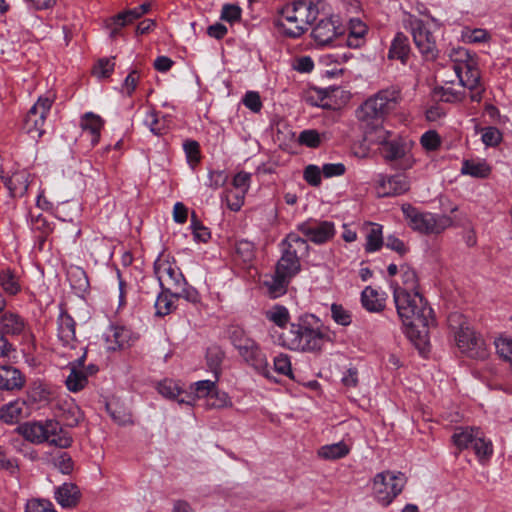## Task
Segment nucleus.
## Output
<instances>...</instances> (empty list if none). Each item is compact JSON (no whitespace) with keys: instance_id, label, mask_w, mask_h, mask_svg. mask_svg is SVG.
I'll list each match as a JSON object with an SVG mask.
<instances>
[{"instance_id":"obj_1","label":"nucleus","mask_w":512,"mask_h":512,"mask_svg":"<svg viewBox=\"0 0 512 512\" xmlns=\"http://www.w3.org/2000/svg\"><path fill=\"white\" fill-rule=\"evenodd\" d=\"M398 316L407 327V335L424 352L428 345L429 327L434 325L433 310L419 292L394 290Z\"/></svg>"},{"instance_id":"obj_2","label":"nucleus","mask_w":512,"mask_h":512,"mask_svg":"<svg viewBox=\"0 0 512 512\" xmlns=\"http://www.w3.org/2000/svg\"><path fill=\"white\" fill-rule=\"evenodd\" d=\"M318 8L312 2L296 1L284 6L276 25L288 37H300L317 18Z\"/></svg>"},{"instance_id":"obj_3","label":"nucleus","mask_w":512,"mask_h":512,"mask_svg":"<svg viewBox=\"0 0 512 512\" xmlns=\"http://www.w3.org/2000/svg\"><path fill=\"white\" fill-rule=\"evenodd\" d=\"M447 322L461 353L472 359H485L487 357L485 341L473 330L462 313H450Z\"/></svg>"},{"instance_id":"obj_4","label":"nucleus","mask_w":512,"mask_h":512,"mask_svg":"<svg viewBox=\"0 0 512 512\" xmlns=\"http://www.w3.org/2000/svg\"><path fill=\"white\" fill-rule=\"evenodd\" d=\"M279 340L283 347L292 351L320 352L330 338L319 328L292 323L288 330L281 333Z\"/></svg>"},{"instance_id":"obj_5","label":"nucleus","mask_w":512,"mask_h":512,"mask_svg":"<svg viewBox=\"0 0 512 512\" xmlns=\"http://www.w3.org/2000/svg\"><path fill=\"white\" fill-rule=\"evenodd\" d=\"M401 100V90L397 86L380 90L368 98L358 109L357 116L362 125L383 123L386 115Z\"/></svg>"},{"instance_id":"obj_6","label":"nucleus","mask_w":512,"mask_h":512,"mask_svg":"<svg viewBox=\"0 0 512 512\" xmlns=\"http://www.w3.org/2000/svg\"><path fill=\"white\" fill-rule=\"evenodd\" d=\"M154 270L162 290L168 291L176 299L183 298L192 303L199 301V293L192 287H186L185 278L175 263L159 258Z\"/></svg>"},{"instance_id":"obj_7","label":"nucleus","mask_w":512,"mask_h":512,"mask_svg":"<svg viewBox=\"0 0 512 512\" xmlns=\"http://www.w3.org/2000/svg\"><path fill=\"white\" fill-rule=\"evenodd\" d=\"M18 432L32 443L48 442L59 448H67L72 443L71 436L54 420L27 422L17 428Z\"/></svg>"},{"instance_id":"obj_8","label":"nucleus","mask_w":512,"mask_h":512,"mask_svg":"<svg viewBox=\"0 0 512 512\" xmlns=\"http://www.w3.org/2000/svg\"><path fill=\"white\" fill-rule=\"evenodd\" d=\"M401 209L410 228L422 234H440L452 225L450 217L422 213L409 203L403 204Z\"/></svg>"},{"instance_id":"obj_9","label":"nucleus","mask_w":512,"mask_h":512,"mask_svg":"<svg viewBox=\"0 0 512 512\" xmlns=\"http://www.w3.org/2000/svg\"><path fill=\"white\" fill-rule=\"evenodd\" d=\"M406 480L403 475L390 471L381 472L373 479V495L383 506H388L402 492Z\"/></svg>"},{"instance_id":"obj_10","label":"nucleus","mask_w":512,"mask_h":512,"mask_svg":"<svg viewBox=\"0 0 512 512\" xmlns=\"http://www.w3.org/2000/svg\"><path fill=\"white\" fill-rule=\"evenodd\" d=\"M55 95L39 97L37 102L28 111L23 124L24 132L37 141L44 133V124L47 113L54 103Z\"/></svg>"},{"instance_id":"obj_11","label":"nucleus","mask_w":512,"mask_h":512,"mask_svg":"<svg viewBox=\"0 0 512 512\" xmlns=\"http://www.w3.org/2000/svg\"><path fill=\"white\" fill-rule=\"evenodd\" d=\"M452 68L459 81L460 87L470 90V98L472 101L480 102L485 89L480 83L481 76L476 62H467V64L452 66Z\"/></svg>"},{"instance_id":"obj_12","label":"nucleus","mask_w":512,"mask_h":512,"mask_svg":"<svg viewBox=\"0 0 512 512\" xmlns=\"http://www.w3.org/2000/svg\"><path fill=\"white\" fill-rule=\"evenodd\" d=\"M379 150L382 157L396 169L407 170L412 168L415 163L405 145L396 139H389Z\"/></svg>"},{"instance_id":"obj_13","label":"nucleus","mask_w":512,"mask_h":512,"mask_svg":"<svg viewBox=\"0 0 512 512\" xmlns=\"http://www.w3.org/2000/svg\"><path fill=\"white\" fill-rule=\"evenodd\" d=\"M410 190V181L407 176L399 174L393 176H380L377 192L380 197L399 196Z\"/></svg>"},{"instance_id":"obj_14","label":"nucleus","mask_w":512,"mask_h":512,"mask_svg":"<svg viewBox=\"0 0 512 512\" xmlns=\"http://www.w3.org/2000/svg\"><path fill=\"white\" fill-rule=\"evenodd\" d=\"M235 346L246 362L250 363L257 370L262 371L266 377H269L264 356L254 341L250 339H240Z\"/></svg>"},{"instance_id":"obj_15","label":"nucleus","mask_w":512,"mask_h":512,"mask_svg":"<svg viewBox=\"0 0 512 512\" xmlns=\"http://www.w3.org/2000/svg\"><path fill=\"white\" fill-rule=\"evenodd\" d=\"M411 27L414 43L419 51L424 55L433 56L436 48L435 38L425 27L423 21L416 19L411 22Z\"/></svg>"},{"instance_id":"obj_16","label":"nucleus","mask_w":512,"mask_h":512,"mask_svg":"<svg viewBox=\"0 0 512 512\" xmlns=\"http://www.w3.org/2000/svg\"><path fill=\"white\" fill-rule=\"evenodd\" d=\"M342 33L343 28L337 25V21L327 18L317 23L312 31V36L319 45H326Z\"/></svg>"},{"instance_id":"obj_17","label":"nucleus","mask_w":512,"mask_h":512,"mask_svg":"<svg viewBox=\"0 0 512 512\" xmlns=\"http://www.w3.org/2000/svg\"><path fill=\"white\" fill-rule=\"evenodd\" d=\"M299 230L315 243H324L334 235V225L327 221L315 225L303 223L299 226Z\"/></svg>"},{"instance_id":"obj_18","label":"nucleus","mask_w":512,"mask_h":512,"mask_svg":"<svg viewBox=\"0 0 512 512\" xmlns=\"http://www.w3.org/2000/svg\"><path fill=\"white\" fill-rule=\"evenodd\" d=\"M25 382V377L17 368L9 365L0 366V390H21Z\"/></svg>"},{"instance_id":"obj_19","label":"nucleus","mask_w":512,"mask_h":512,"mask_svg":"<svg viewBox=\"0 0 512 512\" xmlns=\"http://www.w3.org/2000/svg\"><path fill=\"white\" fill-rule=\"evenodd\" d=\"M85 355L86 353L84 352L76 362L70 365V374L66 378L65 383L68 390L72 392L80 391L87 385V373L83 370Z\"/></svg>"},{"instance_id":"obj_20","label":"nucleus","mask_w":512,"mask_h":512,"mask_svg":"<svg viewBox=\"0 0 512 512\" xmlns=\"http://www.w3.org/2000/svg\"><path fill=\"white\" fill-rule=\"evenodd\" d=\"M300 270V262L295 251L286 250L276 265V273L281 278L290 279Z\"/></svg>"},{"instance_id":"obj_21","label":"nucleus","mask_w":512,"mask_h":512,"mask_svg":"<svg viewBox=\"0 0 512 512\" xmlns=\"http://www.w3.org/2000/svg\"><path fill=\"white\" fill-rule=\"evenodd\" d=\"M81 497L79 488L73 483H64L55 492L57 502L65 508L75 507Z\"/></svg>"},{"instance_id":"obj_22","label":"nucleus","mask_w":512,"mask_h":512,"mask_svg":"<svg viewBox=\"0 0 512 512\" xmlns=\"http://www.w3.org/2000/svg\"><path fill=\"white\" fill-rule=\"evenodd\" d=\"M27 416L25 401L16 400L0 408V420L7 424L17 423Z\"/></svg>"},{"instance_id":"obj_23","label":"nucleus","mask_w":512,"mask_h":512,"mask_svg":"<svg viewBox=\"0 0 512 512\" xmlns=\"http://www.w3.org/2000/svg\"><path fill=\"white\" fill-rule=\"evenodd\" d=\"M141 122L155 135H162L167 130L166 119L159 118L155 109L146 108L140 111Z\"/></svg>"},{"instance_id":"obj_24","label":"nucleus","mask_w":512,"mask_h":512,"mask_svg":"<svg viewBox=\"0 0 512 512\" xmlns=\"http://www.w3.org/2000/svg\"><path fill=\"white\" fill-rule=\"evenodd\" d=\"M362 126L364 128V142L368 146L378 145L382 147L391 137V133L382 127V123Z\"/></svg>"},{"instance_id":"obj_25","label":"nucleus","mask_w":512,"mask_h":512,"mask_svg":"<svg viewBox=\"0 0 512 512\" xmlns=\"http://www.w3.org/2000/svg\"><path fill=\"white\" fill-rule=\"evenodd\" d=\"M75 321L67 313H61L58 319V338L64 345H71L76 341Z\"/></svg>"},{"instance_id":"obj_26","label":"nucleus","mask_w":512,"mask_h":512,"mask_svg":"<svg viewBox=\"0 0 512 512\" xmlns=\"http://www.w3.org/2000/svg\"><path fill=\"white\" fill-rule=\"evenodd\" d=\"M103 125V119L92 112H88L81 117L80 127L83 131H88L91 134V142L93 145L99 142Z\"/></svg>"},{"instance_id":"obj_27","label":"nucleus","mask_w":512,"mask_h":512,"mask_svg":"<svg viewBox=\"0 0 512 512\" xmlns=\"http://www.w3.org/2000/svg\"><path fill=\"white\" fill-rule=\"evenodd\" d=\"M408 53V39L404 34L398 33L392 42L388 57L389 59H398L402 63H404L406 58L408 57Z\"/></svg>"},{"instance_id":"obj_28","label":"nucleus","mask_w":512,"mask_h":512,"mask_svg":"<svg viewBox=\"0 0 512 512\" xmlns=\"http://www.w3.org/2000/svg\"><path fill=\"white\" fill-rule=\"evenodd\" d=\"M369 230L366 235V252L378 251L383 246L382 226L379 224L368 223Z\"/></svg>"},{"instance_id":"obj_29","label":"nucleus","mask_w":512,"mask_h":512,"mask_svg":"<svg viewBox=\"0 0 512 512\" xmlns=\"http://www.w3.org/2000/svg\"><path fill=\"white\" fill-rule=\"evenodd\" d=\"M361 301L363 306L371 312H380L385 307L383 299H380L378 292L370 286L363 290Z\"/></svg>"},{"instance_id":"obj_30","label":"nucleus","mask_w":512,"mask_h":512,"mask_svg":"<svg viewBox=\"0 0 512 512\" xmlns=\"http://www.w3.org/2000/svg\"><path fill=\"white\" fill-rule=\"evenodd\" d=\"M350 452V448L344 442H338L331 445H325L318 450L319 457L326 460H336L345 457Z\"/></svg>"},{"instance_id":"obj_31","label":"nucleus","mask_w":512,"mask_h":512,"mask_svg":"<svg viewBox=\"0 0 512 512\" xmlns=\"http://www.w3.org/2000/svg\"><path fill=\"white\" fill-rule=\"evenodd\" d=\"M1 327L3 334L19 335L24 329V322L16 314L5 313L1 317Z\"/></svg>"},{"instance_id":"obj_32","label":"nucleus","mask_w":512,"mask_h":512,"mask_svg":"<svg viewBox=\"0 0 512 512\" xmlns=\"http://www.w3.org/2000/svg\"><path fill=\"white\" fill-rule=\"evenodd\" d=\"M479 434L478 430L472 428H457L452 436L453 443L459 450L466 449L475 441L476 436Z\"/></svg>"},{"instance_id":"obj_33","label":"nucleus","mask_w":512,"mask_h":512,"mask_svg":"<svg viewBox=\"0 0 512 512\" xmlns=\"http://www.w3.org/2000/svg\"><path fill=\"white\" fill-rule=\"evenodd\" d=\"M402 284L396 285L394 290H406L407 293L418 292V277L416 272L408 266H401Z\"/></svg>"},{"instance_id":"obj_34","label":"nucleus","mask_w":512,"mask_h":512,"mask_svg":"<svg viewBox=\"0 0 512 512\" xmlns=\"http://www.w3.org/2000/svg\"><path fill=\"white\" fill-rule=\"evenodd\" d=\"M4 183L12 196L22 195L28 189L27 180L21 173H15L11 177L5 178Z\"/></svg>"},{"instance_id":"obj_35","label":"nucleus","mask_w":512,"mask_h":512,"mask_svg":"<svg viewBox=\"0 0 512 512\" xmlns=\"http://www.w3.org/2000/svg\"><path fill=\"white\" fill-rule=\"evenodd\" d=\"M67 277L73 289L84 291L88 286V278L85 271L77 266H71L67 270Z\"/></svg>"},{"instance_id":"obj_36","label":"nucleus","mask_w":512,"mask_h":512,"mask_svg":"<svg viewBox=\"0 0 512 512\" xmlns=\"http://www.w3.org/2000/svg\"><path fill=\"white\" fill-rule=\"evenodd\" d=\"M266 318L280 328H283L290 320V314L286 307L275 305L265 312Z\"/></svg>"},{"instance_id":"obj_37","label":"nucleus","mask_w":512,"mask_h":512,"mask_svg":"<svg viewBox=\"0 0 512 512\" xmlns=\"http://www.w3.org/2000/svg\"><path fill=\"white\" fill-rule=\"evenodd\" d=\"M173 298L176 297L163 290L155 302L156 315L165 316L170 314L175 309Z\"/></svg>"},{"instance_id":"obj_38","label":"nucleus","mask_w":512,"mask_h":512,"mask_svg":"<svg viewBox=\"0 0 512 512\" xmlns=\"http://www.w3.org/2000/svg\"><path fill=\"white\" fill-rule=\"evenodd\" d=\"M207 365L213 371L214 378L219 379L221 363L224 359V352L219 347H210L207 350Z\"/></svg>"},{"instance_id":"obj_39","label":"nucleus","mask_w":512,"mask_h":512,"mask_svg":"<svg viewBox=\"0 0 512 512\" xmlns=\"http://www.w3.org/2000/svg\"><path fill=\"white\" fill-rule=\"evenodd\" d=\"M158 391L163 396L170 399H177L179 403H191L190 399L179 398L182 394L180 389L171 381H163L158 385ZM188 398H192L191 396H187Z\"/></svg>"},{"instance_id":"obj_40","label":"nucleus","mask_w":512,"mask_h":512,"mask_svg":"<svg viewBox=\"0 0 512 512\" xmlns=\"http://www.w3.org/2000/svg\"><path fill=\"white\" fill-rule=\"evenodd\" d=\"M115 63L108 58L99 59L92 68V75L98 79L109 78L114 70Z\"/></svg>"},{"instance_id":"obj_41","label":"nucleus","mask_w":512,"mask_h":512,"mask_svg":"<svg viewBox=\"0 0 512 512\" xmlns=\"http://www.w3.org/2000/svg\"><path fill=\"white\" fill-rule=\"evenodd\" d=\"M472 447L475 451L476 456L480 460L489 459L493 453V446L491 441L485 440L483 437L479 436V434L476 436Z\"/></svg>"},{"instance_id":"obj_42","label":"nucleus","mask_w":512,"mask_h":512,"mask_svg":"<svg viewBox=\"0 0 512 512\" xmlns=\"http://www.w3.org/2000/svg\"><path fill=\"white\" fill-rule=\"evenodd\" d=\"M453 85L454 80H449L446 85ZM438 93L440 94V98L445 102H456L460 101L464 97V88L455 89L452 86H443L439 89Z\"/></svg>"},{"instance_id":"obj_43","label":"nucleus","mask_w":512,"mask_h":512,"mask_svg":"<svg viewBox=\"0 0 512 512\" xmlns=\"http://www.w3.org/2000/svg\"><path fill=\"white\" fill-rule=\"evenodd\" d=\"M498 355L512 366V339L499 337L495 341Z\"/></svg>"},{"instance_id":"obj_44","label":"nucleus","mask_w":512,"mask_h":512,"mask_svg":"<svg viewBox=\"0 0 512 512\" xmlns=\"http://www.w3.org/2000/svg\"><path fill=\"white\" fill-rule=\"evenodd\" d=\"M462 171L474 177L485 178L490 174L491 168L486 163L466 161Z\"/></svg>"},{"instance_id":"obj_45","label":"nucleus","mask_w":512,"mask_h":512,"mask_svg":"<svg viewBox=\"0 0 512 512\" xmlns=\"http://www.w3.org/2000/svg\"><path fill=\"white\" fill-rule=\"evenodd\" d=\"M288 281V278H281L279 274L275 272V276L272 278L271 282L266 283L269 289L270 296L273 298H277L283 295L286 292V286L288 284Z\"/></svg>"},{"instance_id":"obj_46","label":"nucleus","mask_w":512,"mask_h":512,"mask_svg":"<svg viewBox=\"0 0 512 512\" xmlns=\"http://www.w3.org/2000/svg\"><path fill=\"white\" fill-rule=\"evenodd\" d=\"M26 512H57L53 504L42 498H32L26 504Z\"/></svg>"},{"instance_id":"obj_47","label":"nucleus","mask_w":512,"mask_h":512,"mask_svg":"<svg viewBox=\"0 0 512 512\" xmlns=\"http://www.w3.org/2000/svg\"><path fill=\"white\" fill-rule=\"evenodd\" d=\"M236 255L244 262L249 263L254 258V245L247 240L239 241L235 248Z\"/></svg>"},{"instance_id":"obj_48","label":"nucleus","mask_w":512,"mask_h":512,"mask_svg":"<svg viewBox=\"0 0 512 512\" xmlns=\"http://www.w3.org/2000/svg\"><path fill=\"white\" fill-rule=\"evenodd\" d=\"M218 380L214 378V380H203L195 383V397L197 398H205L206 400L215 390L216 383Z\"/></svg>"},{"instance_id":"obj_49","label":"nucleus","mask_w":512,"mask_h":512,"mask_svg":"<svg viewBox=\"0 0 512 512\" xmlns=\"http://www.w3.org/2000/svg\"><path fill=\"white\" fill-rule=\"evenodd\" d=\"M245 194L246 193H244L243 191L237 190L235 188H234V190H229L226 194V201H227L228 207L232 211L240 210V208L242 207V205L244 203Z\"/></svg>"},{"instance_id":"obj_50","label":"nucleus","mask_w":512,"mask_h":512,"mask_svg":"<svg viewBox=\"0 0 512 512\" xmlns=\"http://www.w3.org/2000/svg\"><path fill=\"white\" fill-rule=\"evenodd\" d=\"M229 404V398L226 393L217 390V387L206 400L208 408H223Z\"/></svg>"},{"instance_id":"obj_51","label":"nucleus","mask_w":512,"mask_h":512,"mask_svg":"<svg viewBox=\"0 0 512 512\" xmlns=\"http://www.w3.org/2000/svg\"><path fill=\"white\" fill-rule=\"evenodd\" d=\"M242 10L234 4H225L222 8L221 19L229 23L240 21Z\"/></svg>"},{"instance_id":"obj_52","label":"nucleus","mask_w":512,"mask_h":512,"mask_svg":"<svg viewBox=\"0 0 512 512\" xmlns=\"http://www.w3.org/2000/svg\"><path fill=\"white\" fill-rule=\"evenodd\" d=\"M274 369L279 374L293 378L291 361L288 355L286 354H280L274 359Z\"/></svg>"},{"instance_id":"obj_53","label":"nucleus","mask_w":512,"mask_h":512,"mask_svg":"<svg viewBox=\"0 0 512 512\" xmlns=\"http://www.w3.org/2000/svg\"><path fill=\"white\" fill-rule=\"evenodd\" d=\"M0 283L3 289L12 295L16 294L19 290L18 283L10 271H2L0 273Z\"/></svg>"},{"instance_id":"obj_54","label":"nucleus","mask_w":512,"mask_h":512,"mask_svg":"<svg viewBox=\"0 0 512 512\" xmlns=\"http://www.w3.org/2000/svg\"><path fill=\"white\" fill-rule=\"evenodd\" d=\"M482 141L487 146H497L502 141V133L496 127L483 130Z\"/></svg>"},{"instance_id":"obj_55","label":"nucleus","mask_w":512,"mask_h":512,"mask_svg":"<svg viewBox=\"0 0 512 512\" xmlns=\"http://www.w3.org/2000/svg\"><path fill=\"white\" fill-rule=\"evenodd\" d=\"M299 142L311 148L321 144L320 134L316 130H305L299 135Z\"/></svg>"},{"instance_id":"obj_56","label":"nucleus","mask_w":512,"mask_h":512,"mask_svg":"<svg viewBox=\"0 0 512 512\" xmlns=\"http://www.w3.org/2000/svg\"><path fill=\"white\" fill-rule=\"evenodd\" d=\"M244 105L254 113L260 112L262 101L258 92L249 91L243 98Z\"/></svg>"},{"instance_id":"obj_57","label":"nucleus","mask_w":512,"mask_h":512,"mask_svg":"<svg viewBox=\"0 0 512 512\" xmlns=\"http://www.w3.org/2000/svg\"><path fill=\"white\" fill-rule=\"evenodd\" d=\"M184 150L186 152L188 161L191 164H197L200 161V147L199 143L194 140H188L184 143Z\"/></svg>"},{"instance_id":"obj_58","label":"nucleus","mask_w":512,"mask_h":512,"mask_svg":"<svg viewBox=\"0 0 512 512\" xmlns=\"http://www.w3.org/2000/svg\"><path fill=\"white\" fill-rule=\"evenodd\" d=\"M440 137L436 131H428L421 137L422 146L429 151L436 150L440 146Z\"/></svg>"},{"instance_id":"obj_59","label":"nucleus","mask_w":512,"mask_h":512,"mask_svg":"<svg viewBox=\"0 0 512 512\" xmlns=\"http://www.w3.org/2000/svg\"><path fill=\"white\" fill-rule=\"evenodd\" d=\"M320 168L316 165H308L304 170V179L312 186H319L321 184Z\"/></svg>"},{"instance_id":"obj_60","label":"nucleus","mask_w":512,"mask_h":512,"mask_svg":"<svg viewBox=\"0 0 512 512\" xmlns=\"http://www.w3.org/2000/svg\"><path fill=\"white\" fill-rule=\"evenodd\" d=\"M450 59L453 63V66H462L467 64V62L474 61L469 52L464 48L453 49L450 53Z\"/></svg>"},{"instance_id":"obj_61","label":"nucleus","mask_w":512,"mask_h":512,"mask_svg":"<svg viewBox=\"0 0 512 512\" xmlns=\"http://www.w3.org/2000/svg\"><path fill=\"white\" fill-rule=\"evenodd\" d=\"M191 221H192L191 227L193 229V234H194L195 239L202 241V242H206L210 238V232L208 231V229L201 225V223L198 221L195 213H192Z\"/></svg>"},{"instance_id":"obj_62","label":"nucleus","mask_w":512,"mask_h":512,"mask_svg":"<svg viewBox=\"0 0 512 512\" xmlns=\"http://www.w3.org/2000/svg\"><path fill=\"white\" fill-rule=\"evenodd\" d=\"M331 313H332V318L338 324H341L343 326L350 324L351 316L341 305L333 304L331 306Z\"/></svg>"},{"instance_id":"obj_63","label":"nucleus","mask_w":512,"mask_h":512,"mask_svg":"<svg viewBox=\"0 0 512 512\" xmlns=\"http://www.w3.org/2000/svg\"><path fill=\"white\" fill-rule=\"evenodd\" d=\"M54 465L64 474H70L73 470L72 458L65 452L54 458Z\"/></svg>"},{"instance_id":"obj_64","label":"nucleus","mask_w":512,"mask_h":512,"mask_svg":"<svg viewBox=\"0 0 512 512\" xmlns=\"http://www.w3.org/2000/svg\"><path fill=\"white\" fill-rule=\"evenodd\" d=\"M106 410L108 411L112 419L120 425H125L131 422L130 415L120 410L118 407H115V409H113L112 403L106 404Z\"/></svg>"}]
</instances>
